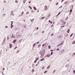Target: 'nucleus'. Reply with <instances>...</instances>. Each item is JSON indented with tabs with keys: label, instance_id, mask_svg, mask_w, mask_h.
<instances>
[{
	"label": "nucleus",
	"instance_id": "nucleus-18",
	"mask_svg": "<svg viewBox=\"0 0 75 75\" xmlns=\"http://www.w3.org/2000/svg\"><path fill=\"white\" fill-rule=\"evenodd\" d=\"M48 47L49 49H50L51 48V46L50 45H49Z\"/></svg>",
	"mask_w": 75,
	"mask_h": 75
},
{
	"label": "nucleus",
	"instance_id": "nucleus-6",
	"mask_svg": "<svg viewBox=\"0 0 75 75\" xmlns=\"http://www.w3.org/2000/svg\"><path fill=\"white\" fill-rule=\"evenodd\" d=\"M75 55V52L73 53L72 54V57H74V56Z\"/></svg>",
	"mask_w": 75,
	"mask_h": 75
},
{
	"label": "nucleus",
	"instance_id": "nucleus-42",
	"mask_svg": "<svg viewBox=\"0 0 75 75\" xmlns=\"http://www.w3.org/2000/svg\"><path fill=\"white\" fill-rule=\"evenodd\" d=\"M9 38H8V39H7V40H9Z\"/></svg>",
	"mask_w": 75,
	"mask_h": 75
},
{
	"label": "nucleus",
	"instance_id": "nucleus-11",
	"mask_svg": "<svg viewBox=\"0 0 75 75\" xmlns=\"http://www.w3.org/2000/svg\"><path fill=\"white\" fill-rule=\"evenodd\" d=\"M34 20V19H32V20H31V22H32V23H33V22H34L33 20Z\"/></svg>",
	"mask_w": 75,
	"mask_h": 75
},
{
	"label": "nucleus",
	"instance_id": "nucleus-41",
	"mask_svg": "<svg viewBox=\"0 0 75 75\" xmlns=\"http://www.w3.org/2000/svg\"><path fill=\"white\" fill-rule=\"evenodd\" d=\"M45 8H47V6L45 5Z\"/></svg>",
	"mask_w": 75,
	"mask_h": 75
},
{
	"label": "nucleus",
	"instance_id": "nucleus-1",
	"mask_svg": "<svg viewBox=\"0 0 75 75\" xmlns=\"http://www.w3.org/2000/svg\"><path fill=\"white\" fill-rule=\"evenodd\" d=\"M40 55L41 56H43V55H44V52H42L41 53Z\"/></svg>",
	"mask_w": 75,
	"mask_h": 75
},
{
	"label": "nucleus",
	"instance_id": "nucleus-45",
	"mask_svg": "<svg viewBox=\"0 0 75 75\" xmlns=\"http://www.w3.org/2000/svg\"><path fill=\"white\" fill-rule=\"evenodd\" d=\"M54 35V34H53V33L51 35V36H52V35Z\"/></svg>",
	"mask_w": 75,
	"mask_h": 75
},
{
	"label": "nucleus",
	"instance_id": "nucleus-4",
	"mask_svg": "<svg viewBox=\"0 0 75 75\" xmlns=\"http://www.w3.org/2000/svg\"><path fill=\"white\" fill-rule=\"evenodd\" d=\"M11 15H12V16H14V13L13 12V11H11Z\"/></svg>",
	"mask_w": 75,
	"mask_h": 75
},
{
	"label": "nucleus",
	"instance_id": "nucleus-5",
	"mask_svg": "<svg viewBox=\"0 0 75 75\" xmlns=\"http://www.w3.org/2000/svg\"><path fill=\"white\" fill-rule=\"evenodd\" d=\"M73 7H74V5H72L70 7V8H72H72H73Z\"/></svg>",
	"mask_w": 75,
	"mask_h": 75
},
{
	"label": "nucleus",
	"instance_id": "nucleus-48",
	"mask_svg": "<svg viewBox=\"0 0 75 75\" xmlns=\"http://www.w3.org/2000/svg\"><path fill=\"white\" fill-rule=\"evenodd\" d=\"M58 2H57L56 4V5H58Z\"/></svg>",
	"mask_w": 75,
	"mask_h": 75
},
{
	"label": "nucleus",
	"instance_id": "nucleus-55",
	"mask_svg": "<svg viewBox=\"0 0 75 75\" xmlns=\"http://www.w3.org/2000/svg\"><path fill=\"white\" fill-rule=\"evenodd\" d=\"M64 4H67V2H64Z\"/></svg>",
	"mask_w": 75,
	"mask_h": 75
},
{
	"label": "nucleus",
	"instance_id": "nucleus-29",
	"mask_svg": "<svg viewBox=\"0 0 75 75\" xmlns=\"http://www.w3.org/2000/svg\"><path fill=\"white\" fill-rule=\"evenodd\" d=\"M68 17H67V18H66V20H68Z\"/></svg>",
	"mask_w": 75,
	"mask_h": 75
},
{
	"label": "nucleus",
	"instance_id": "nucleus-27",
	"mask_svg": "<svg viewBox=\"0 0 75 75\" xmlns=\"http://www.w3.org/2000/svg\"><path fill=\"white\" fill-rule=\"evenodd\" d=\"M72 9H71V10L70 11V13H71V12H72Z\"/></svg>",
	"mask_w": 75,
	"mask_h": 75
},
{
	"label": "nucleus",
	"instance_id": "nucleus-17",
	"mask_svg": "<svg viewBox=\"0 0 75 75\" xmlns=\"http://www.w3.org/2000/svg\"><path fill=\"white\" fill-rule=\"evenodd\" d=\"M17 41V40H13V42H15Z\"/></svg>",
	"mask_w": 75,
	"mask_h": 75
},
{
	"label": "nucleus",
	"instance_id": "nucleus-22",
	"mask_svg": "<svg viewBox=\"0 0 75 75\" xmlns=\"http://www.w3.org/2000/svg\"><path fill=\"white\" fill-rule=\"evenodd\" d=\"M72 44H75V41H74V42H72Z\"/></svg>",
	"mask_w": 75,
	"mask_h": 75
},
{
	"label": "nucleus",
	"instance_id": "nucleus-59",
	"mask_svg": "<svg viewBox=\"0 0 75 75\" xmlns=\"http://www.w3.org/2000/svg\"><path fill=\"white\" fill-rule=\"evenodd\" d=\"M29 8H31V6H29Z\"/></svg>",
	"mask_w": 75,
	"mask_h": 75
},
{
	"label": "nucleus",
	"instance_id": "nucleus-47",
	"mask_svg": "<svg viewBox=\"0 0 75 75\" xmlns=\"http://www.w3.org/2000/svg\"><path fill=\"white\" fill-rule=\"evenodd\" d=\"M5 14H4L3 15V16H5Z\"/></svg>",
	"mask_w": 75,
	"mask_h": 75
},
{
	"label": "nucleus",
	"instance_id": "nucleus-10",
	"mask_svg": "<svg viewBox=\"0 0 75 75\" xmlns=\"http://www.w3.org/2000/svg\"><path fill=\"white\" fill-rule=\"evenodd\" d=\"M5 40H6V38H5L4 39V43L3 44H4V41H5Z\"/></svg>",
	"mask_w": 75,
	"mask_h": 75
},
{
	"label": "nucleus",
	"instance_id": "nucleus-46",
	"mask_svg": "<svg viewBox=\"0 0 75 75\" xmlns=\"http://www.w3.org/2000/svg\"><path fill=\"white\" fill-rule=\"evenodd\" d=\"M44 45H45L43 44L42 45V47H44Z\"/></svg>",
	"mask_w": 75,
	"mask_h": 75
},
{
	"label": "nucleus",
	"instance_id": "nucleus-8",
	"mask_svg": "<svg viewBox=\"0 0 75 75\" xmlns=\"http://www.w3.org/2000/svg\"><path fill=\"white\" fill-rule=\"evenodd\" d=\"M62 51H63V52H61V54H60V55H61V54H62V53H63V52H64V50H62Z\"/></svg>",
	"mask_w": 75,
	"mask_h": 75
},
{
	"label": "nucleus",
	"instance_id": "nucleus-52",
	"mask_svg": "<svg viewBox=\"0 0 75 75\" xmlns=\"http://www.w3.org/2000/svg\"><path fill=\"white\" fill-rule=\"evenodd\" d=\"M38 28H39L38 27H37L36 29L37 30H38Z\"/></svg>",
	"mask_w": 75,
	"mask_h": 75
},
{
	"label": "nucleus",
	"instance_id": "nucleus-51",
	"mask_svg": "<svg viewBox=\"0 0 75 75\" xmlns=\"http://www.w3.org/2000/svg\"><path fill=\"white\" fill-rule=\"evenodd\" d=\"M17 30V29L15 28V31H16V30Z\"/></svg>",
	"mask_w": 75,
	"mask_h": 75
},
{
	"label": "nucleus",
	"instance_id": "nucleus-60",
	"mask_svg": "<svg viewBox=\"0 0 75 75\" xmlns=\"http://www.w3.org/2000/svg\"><path fill=\"white\" fill-rule=\"evenodd\" d=\"M49 23H50L51 21H50V20H49Z\"/></svg>",
	"mask_w": 75,
	"mask_h": 75
},
{
	"label": "nucleus",
	"instance_id": "nucleus-57",
	"mask_svg": "<svg viewBox=\"0 0 75 75\" xmlns=\"http://www.w3.org/2000/svg\"><path fill=\"white\" fill-rule=\"evenodd\" d=\"M32 13H34V11H32Z\"/></svg>",
	"mask_w": 75,
	"mask_h": 75
},
{
	"label": "nucleus",
	"instance_id": "nucleus-31",
	"mask_svg": "<svg viewBox=\"0 0 75 75\" xmlns=\"http://www.w3.org/2000/svg\"><path fill=\"white\" fill-rule=\"evenodd\" d=\"M53 54V52H52L51 53V55H52Z\"/></svg>",
	"mask_w": 75,
	"mask_h": 75
},
{
	"label": "nucleus",
	"instance_id": "nucleus-9",
	"mask_svg": "<svg viewBox=\"0 0 75 75\" xmlns=\"http://www.w3.org/2000/svg\"><path fill=\"white\" fill-rule=\"evenodd\" d=\"M50 54H48L47 55L46 57H50Z\"/></svg>",
	"mask_w": 75,
	"mask_h": 75
},
{
	"label": "nucleus",
	"instance_id": "nucleus-43",
	"mask_svg": "<svg viewBox=\"0 0 75 75\" xmlns=\"http://www.w3.org/2000/svg\"><path fill=\"white\" fill-rule=\"evenodd\" d=\"M35 63H36V62H37V60H35Z\"/></svg>",
	"mask_w": 75,
	"mask_h": 75
},
{
	"label": "nucleus",
	"instance_id": "nucleus-16",
	"mask_svg": "<svg viewBox=\"0 0 75 75\" xmlns=\"http://www.w3.org/2000/svg\"><path fill=\"white\" fill-rule=\"evenodd\" d=\"M44 18H45V17H43L40 19V20H42V19H44Z\"/></svg>",
	"mask_w": 75,
	"mask_h": 75
},
{
	"label": "nucleus",
	"instance_id": "nucleus-56",
	"mask_svg": "<svg viewBox=\"0 0 75 75\" xmlns=\"http://www.w3.org/2000/svg\"><path fill=\"white\" fill-rule=\"evenodd\" d=\"M60 45H60V44L58 45H57V46H58V47H59V46Z\"/></svg>",
	"mask_w": 75,
	"mask_h": 75
},
{
	"label": "nucleus",
	"instance_id": "nucleus-64",
	"mask_svg": "<svg viewBox=\"0 0 75 75\" xmlns=\"http://www.w3.org/2000/svg\"><path fill=\"white\" fill-rule=\"evenodd\" d=\"M24 27H25V28H26V26H24Z\"/></svg>",
	"mask_w": 75,
	"mask_h": 75
},
{
	"label": "nucleus",
	"instance_id": "nucleus-50",
	"mask_svg": "<svg viewBox=\"0 0 75 75\" xmlns=\"http://www.w3.org/2000/svg\"><path fill=\"white\" fill-rule=\"evenodd\" d=\"M47 8H45V10H47Z\"/></svg>",
	"mask_w": 75,
	"mask_h": 75
},
{
	"label": "nucleus",
	"instance_id": "nucleus-19",
	"mask_svg": "<svg viewBox=\"0 0 75 75\" xmlns=\"http://www.w3.org/2000/svg\"><path fill=\"white\" fill-rule=\"evenodd\" d=\"M44 58H42V59L40 60V61H43V60H44Z\"/></svg>",
	"mask_w": 75,
	"mask_h": 75
},
{
	"label": "nucleus",
	"instance_id": "nucleus-58",
	"mask_svg": "<svg viewBox=\"0 0 75 75\" xmlns=\"http://www.w3.org/2000/svg\"><path fill=\"white\" fill-rule=\"evenodd\" d=\"M18 47L17 46L15 47V48H17Z\"/></svg>",
	"mask_w": 75,
	"mask_h": 75
},
{
	"label": "nucleus",
	"instance_id": "nucleus-23",
	"mask_svg": "<svg viewBox=\"0 0 75 75\" xmlns=\"http://www.w3.org/2000/svg\"><path fill=\"white\" fill-rule=\"evenodd\" d=\"M21 41H22V40L21 39L18 42H21Z\"/></svg>",
	"mask_w": 75,
	"mask_h": 75
},
{
	"label": "nucleus",
	"instance_id": "nucleus-38",
	"mask_svg": "<svg viewBox=\"0 0 75 75\" xmlns=\"http://www.w3.org/2000/svg\"><path fill=\"white\" fill-rule=\"evenodd\" d=\"M26 1V0H24V1H23V2H25Z\"/></svg>",
	"mask_w": 75,
	"mask_h": 75
},
{
	"label": "nucleus",
	"instance_id": "nucleus-53",
	"mask_svg": "<svg viewBox=\"0 0 75 75\" xmlns=\"http://www.w3.org/2000/svg\"><path fill=\"white\" fill-rule=\"evenodd\" d=\"M28 13H29V12L28 11L26 13V14H28Z\"/></svg>",
	"mask_w": 75,
	"mask_h": 75
},
{
	"label": "nucleus",
	"instance_id": "nucleus-40",
	"mask_svg": "<svg viewBox=\"0 0 75 75\" xmlns=\"http://www.w3.org/2000/svg\"><path fill=\"white\" fill-rule=\"evenodd\" d=\"M21 14H24V12H22Z\"/></svg>",
	"mask_w": 75,
	"mask_h": 75
},
{
	"label": "nucleus",
	"instance_id": "nucleus-36",
	"mask_svg": "<svg viewBox=\"0 0 75 75\" xmlns=\"http://www.w3.org/2000/svg\"><path fill=\"white\" fill-rule=\"evenodd\" d=\"M59 49L58 48L57 49V51H59Z\"/></svg>",
	"mask_w": 75,
	"mask_h": 75
},
{
	"label": "nucleus",
	"instance_id": "nucleus-44",
	"mask_svg": "<svg viewBox=\"0 0 75 75\" xmlns=\"http://www.w3.org/2000/svg\"><path fill=\"white\" fill-rule=\"evenodd\" d=\"M44 33V31H42V33Z\"/></svg>",
	"mask_w": 75,
	"mask_h": 75
},
{
	"label": "nucleus",
	"instance_id": "nucleus-37",
	"mask_svg": "<svg viewBox=\"0 0 75 75\" xmlns=\"http://www.w3.org/2000/svg\"><path fill=\"white\" fill-rule=\"evenodd\" d=\"M15 2L16 3H18V1H17V0H16L15 1Z\"/></svg>",
	"mask_w": 75,
	"mask_h": 75
},
{
	"label": "nucleus",
	"instance_id": "nucleus-12",
	"mask_svg": "<svg viewBox=\"0 0 75 75\" xmlns=\"http://www.w3.org/2000/svg\"><path fill=\"white\" fill-rule=\"evenodd\" d=\"M69 31H70V29H69L68 31H67V33H69Z\"/></svg>",
	"mask_w": 75,
	"mask_h": 75
},
{
	"label": "nucleus",
	"instance_id": "nucleus-25",
	"mask_svg": "<svg viewBox=\"0 0 75 75\" xmlns=\"http://www.w3.org/2000/svg\"><path fill=\"white\" fill-rule=\"evenodd\" d=\"M14 26V25H12L11 26V28H13V26Z\"/></svg>",
	"mask_w": 75,
	"mask_h": 75
},
{
	"label": "nucleus",
	"instance_id": "nucleus-49",
	"mask_svg": "<svg viewBox=\"0 0 75 75\" xmlns=\"http://www.w3.org/2000/svg\"><path fill=\"white\" fill-rule=\"evenodd\" d=\"M55 72V70H54V71H53V73H54V72Z\"/></svg>",
	"mask_w": 75,
	"mask_h": 75
},
{
	"label": "nucleus",
	"instance_id": "nucleus-7",
	"mask_svg": "<svg viewBox=\"0 0 75 75\" xmlns=\"http://www.w3.org/2000/svg\"><path fill=\"white\" fill-rule=\"evenodd\" d=\"M63 41L61 42V43L60 44V45H62V44H63Z\"/></svg>",
	"mask_w": 75,
	"mask_h": 75
},
{
	"label": "nucleus",
	"instance_id": "nucleus-2",
	"mask_svg": "<svg viewBox=\"0 0 75 75\" xmlns=\"http://www.w3.org/2000/svg\"><path fill=\"white\" fill-rule=\"evenodd\" d=\"M9 46H10V48H12V47H13V46L11 44V43H9Z\"/></svg>",
	"mask_w": 75,
	"mask_h": 75
},
{
	"label": "nucleus",
	"instance_id": "nucleus-39",
	"mask_svg": "<svg viewBox=\"0 0 75 75\" xmlns=\"http://www.w3.org/2000/svg\"><path fill=\"white\" fill-rule=\"evenodd\" d=\"M5 28H8V26H6Z\"/></svg>",
	"mask_w": 75,
	"mask_h": 75
},
{
	"label": "nucleus",
	"instance_id": "nucleus-21",
	"mask_svg": "<svg viewBox=\"0 0 75 75\" xmlns=\"http://www.w3.org/2000/svg\"><path fill=\"white\" fill-rule=\"evenodd\" d=\"M44 66H43L42 67V69H44Z\"/></svg>",
	"mask_w": 75,
	"mask_h": 75
},
{
	"label": "nucleus",
	"instance_id": "nucleus-3",
	"mask_svg": "<svg viewBox=\"0 0 75 75\" xmlns=\"http://www.w3.org/2000/svg\"><path fill=\"white\" fill-rule=\"evenodd\" d=\"M10 37L11 38H13V34H11L10 35Z\"/></svg>",
	"mask_w": 75,
	"mask_h": 75
},
{
	"label": "nucleus",
	"instance_id": "nucleus-35",
	"mask_svg": "<svg viewBox=\"0 0 75 75\" xmlns=\"http://www.w3.org/2000/svg\"><path fill=\"white\" fill-rule=\"evenodd\" d=\"M49 17H50V16H49L47 17V18H49Z\"/></svg>",
	"mask_w": 75,
	"mask_h": 75
},
{
	"label": "nucleus",
	"instance_id": "nucleus-54",
	"mask_svg": "<svg viewBox=\"0 0 75 75\" xmlns=\"http://www.w3.org/2000/svg\"><path fill=\"white\" fill-rule=\"evenodd\" d=\"M73 72H74V73H75V70H74V71H73Z\"/></svg>",
	"mask_w": 75,
	"mask_h": 75
},
{
	"label": "nucleus",
	"instance_id": "nucleus-32",
	"mask_svg": "<svg viewBox=\"0 0 75 75\" xmlns=\"http://www.w3.org/2000/svg\"><path fill=\"white\" fill-rule=\"evenodd\" d=\"M34 72V70H32V72Z\"/></svg>",
	"mask_w": 75,
	"mask_h": 75
},
{
	"label": "nucleus",
	"instance_id": "nucleus-33",
	"mask_svg": "<svg viewBox=\"0 0 75 75\" xmlns=\"http://www.w3.org/2000/svg\"><path fill=\"white\" fill-rule=\"evenodd\" d=\"M39 58H38L36 59V61H37V60H38L39 59Z\"/></svg>",
	"mask_w": 75,
	"mask_h": 75
},
{
	"label": "nucleus",
	"instance_id": "nucleus-34",
	"mask_svg": "<svg viewBox=\"0 0 75 75\" xmlns=\"http://www.w3.org/2000/svg\"><path fill=\"white\" fill-rule=\"evenodd\" d=\"M54 26V25H52L50 27L51 28V27H52V26Z\"/></svg>",
	"mask_w": 75,
	"mask_h": 75
},
{
	"label": "nucleus",
	"instance_id": "nucleus-24",
	"mask_svg": "<svg viewBox=\"0 0 75 75\" xmlns=\"http://www.w3.org/2000/svg\"><path fill=\"white\" fill-rule=\"evenodd\" d=\"M72 35H73V33H72L71 35H70V37H72Z\"/></svg>",
	"mask_w": 75,
	"mask_h": 75
},
{
	"label": "nucleus",
	"instance_id": "nucleus-15",
	"mask_svg": "<svg viewBox=\"0 0 75 75\" xmlns=\"http://www.w3.org/2000/svg\"><path fill=\"white\" fill-rule=\"evenodd\" d=\"M33 8L34 9V10H37V8H36L35 7H33Z\"/></svg>",
	"mask_w": 75,
	"mask_h": 75
},
{
	"label": "nucleus",
	"instance_id": "nucleus-14",
	"mask_svg": "<svg viewBox=\"0 0 75 75\" xmlns=\"http://www.w3.org/2000/svg\"><path fill=\"white\" fill-rule=\"evenodd\" d=\"M61 37H62V36H61V35H60L59 36V37H58V38H61Z\"/></svg>",
	"mask_w": 75,
	"mask_h": 75
},
{
	"label": "nucleus",
	"instance_id": "nucleus-63",
	"mask_svg": "<svg viewBox=\"0 0 75 75\" xmlns=\"http://www.w3.org/2000/svg\"><path fill=\"white\" fill-rule=\"evenodd\" d=\"M39 43V42H37V44H38Z\"/></svg>",
	"mask_w": 75,
	"mask_h": 75
},
{
	"label": "nucleus",
	"instance_id": "nucleus-30",
	"mask_svg": "<svg viewBox=\"0 0 75 75\" xmlns=\"http://www.w3.org/2000/svg\"><path fill=\"white\" fill-rule=\"evenodd\" d=\"M49 68H50V66H48L47 69H49Z\"/></svg>",
	"mask_w": 75,
	"mask_h": 75
},
{
	"label": "nucleus",
	"instance_id": "nucleus-20",
	"mask_svg": "<svg viewBox=\"0 0 75 75\" xmlns=\"http://www.w3.org/2000/svg\"><path fill=\"white\" fill-rule=\"evenodd\" d=\"M11 25H13V21H11Z\"/></svg>",
	"mask_w": 75,
	"mask_h": 75
},
{
	"label": "nucleus",
	"instance_id": "nucleus-61",
	"mask_svg": "<svg viewBox=\"0 0 75 75\" xmlns=\"http://www.w3.org/2000/svg\"><path fill=\"white\" fill-rule=\"evenodd\" d=\"M60 13H61V12H59V13H58V14H60Z\"/></svg>",
	"mask_w": 75,
	"mask_h": 75
},
{
	"label": "nucleus",
	"instance_id": "nucleus-26",
	"mask_svg": "<svg viewBox=\"0 0 75 75\" xmlns=\"http://www.w3.org/2000/svg\"><path fill=\"white\" fill-rule=\"evenodd\" d=\"M47 72H48V71H45V72H44V73H45H45H47Z\"/></svg>",
	"mask_w": 75,
	"mask_h": 75
},
{
	"label": "nucleus",
	"instance_id": "nucleus-28",
	"mask_svg": "<svg viewBox=\"0 0 75 75\" xmlns=\"http://www.w3.org/2000/svg\"><path fill=\"white\" fill-rule=\"evenodd\" d=\"M36 43H35L34 44V45H33V47H35V44H36Z\"/></svg>",
	"mask_w": 75,
	"mask_h": 75
},
{
	"label": "nucleus",
	"instance_id": "nucleus-62",
	"mask_svg": "<svg viewBox=\"0 0 75 75\" xmlns=\"http://www.w3.org/2000/svg\"><path fill=\"white\" fill-rule=\"evenodd\" d=\"M63 1H64V0H62V2H63Z\"/></svg>",
	"mask_w": 75,
	"mask_h": 75
},
{
	"label": "nucleus",
	"instance_id": "nucleus-13",
	"mask_svg": "<svg viewBox=\"0 0 75 75\" xmlns=\"http://www.w3.org/2000/svg\"><path fill=\"white\" fill-rule=\"evenodd\" d=\"M69 65V64H67L66 65V67H67V68H68V66Z\"/></svg>",
	"mask_w": 75,
	"mask_h": 75
}]
</instances>
